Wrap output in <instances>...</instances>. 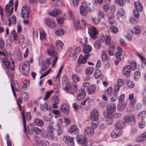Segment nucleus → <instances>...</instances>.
<instances>
[{
    "label": "nucleus",
    "instance_id": "3",
    "mask_svg": "<svg viewBox=\"0 0 146 146\" xmlns=\"http://www.w3.org/2000/svg\"><path fill=\"white\" fill-rule=\"evenodd\" d=\"M64 90L66 92H68L70 94H74L76 93L78 91V86L76 84L70 85V84L68 83L64 88Z\"/></svg>",
    "mask_w": 146,
    "mask_h": 146
},
{
    "label": "nucleus",
    "instance_id": "61",
    "mask_svg": "<svg viewBox=\"0 0 146 146\" xmlns=\"http://www.w3.org/2000/svg\"><path fill=\"white\" fill-rule=\"evenodd\" d=\"M79 21L77 20L74 24V27L77 29H80L81 28V26L80 25Z\"/></svg>",
    "mask_w": 146,
    "mask_h": 146
},
{
    "label": "nucleus",
    "instance_id": "55",
    "mask_svg": "<svg viewBox=\"0 0 146 146\" xmlns=\"http://www.w3.org/2000/svg\"><path fill=\"white\" fill-rule=\"evenodd\" d=\"M40 144L43 146H48L49 144L48 141L46 140H42Z\"/></svg>",
    "mask_w": 146,
    "mask_h": 146
},
{
    "label": "nucleus",
    "instance_id": "19",
    "mask_svg": "<svg viewBox=\"0 0 146 146\" xmlns=\"http://www.w3.org/2000/svg\"><path fill=\"white\" fill-rule=\"evenodd\" d=\"M68 131L70 133L75 132V135L77 136L79 134V130L75 125H73L70 126L68 129Z\"/></svg>",
    "mask_w": 146,
    "mask_h": 146
},
{
    "label": "nucleus",
    "instance_id": "60",
    "mask_svg": "<svg viewBox=\"0 0 146 146\" xmlns=\"http://www.w3.org/2000/svg\"><path fill=\"white\" fill-rule=\"evenodd\" d=\"M139 11L137 9L134 10L133 13L134 16L136 18H138L139 17Z\"/></svg>",
    "mask_w": 146,
    "mask_h": 146
},
{
    "label": "nucleus",
    "instance_id": "47",
    "mask_svg": "<svg viewBox=\"0 0 146 146\" xmlns=\"http://www.w3.org/2000/svg\"><path fill=\"white\" fill-rule=\"evenodd\" d=\"M124 81L121 79H119L117 80V84L120 87H122L124 84Z\"/></svg>",
    "mask_w": 146,
    "mask_h": 146
},
{
    "label": "nucleus",
    "instance_id": "44",
    "mask_svg": "<svg viewBox=\"0 0 146 146\" xmlns=\"http://www.w3.org/2000/svg\"><path fill=\"white\" fill-rule=\"evenodd\" d=\"M22 98L25 101H27L29 99V96L28 93L26 92H24L22 94Z\"/></svg>",
    "mask_w": 146,
    "mask_h": 146
},
{
    "label": "nucleus",
    "instance_id": "36",
    "mask_svg": "<svg viewBox=\"0 0 146 146\" xmlns=\"http://www.w3.org/2000/svg\"><path fill=\"white\" fill-rule=\"evenodd\" d=\"M131 69V67L130 65H127L123 68L122 71L125 73H130Z\"/></svg>",
    "mask_w": 146,
    "mask_h": 146
},
{
    "label": "nucleus",
    "instance_id": "2",
    "mask_svg": "<svg viewBox=\"0 0 146 146\" xmlns=\"http://www.w3.org/2000/svg\"><path fill=\"white\" fill-rule=\"evenodd\" d=\"M51 60L50 58H48L46 59L42 57H40L39 58L38 63L39 65L41 66L42 70H45L49 67L50 64Z\"/></svg>",
    "mask_w": 146,
    "mask_h": 146
},
{
    "label": "nucleus",
    "instance_id": "9",
    "mask_svg": "<svg viewBox=\"0 0 146 146\" xmlns=\"http://www.w3.org/2000/svg\"><path fill=\"white\" fill-rule=\"evenodd\" d=\"M21 13L22 17L24 18L28 17L29 16V10L25 5L22 7Z\"/></svg>",
    "mask_w": 146,
    "mask_h": 146
},
{
    "label": "nucleus",
    "instance_id": "14",
    "mask_svg": "<svg viewBox=\"0 0 146 146\" xmlns=\"http://www.w3.org/2000/svg\"><path fill=\"white\" fill-rule=\"evenodd\" d=\"M30 64L28 61H25L23 63L22 67V70L23 73H29V71Z\"/></svg>",
    "mask_w": 146,
    "mask_h": 146
},
{
    "label": "nucleus",
    "instance_id": "49",
    "mask_svg": "<svg viewBox=\"0 0 146 146\" xmlns=\"http://www.w3.org/2000/svg\"><path fill=\"white\" fill-rule=\"evenodd\" d=\"M55 33L57 35H63L64 34L63 30V29H58L55 31Z\"/></svg>",
    "mask_w": 146,
    "mask_h": 146
},
{
    "label": "nucleus",
    "instance_id": "12",
    "mask_svg": "<svg viewBox=\"0 0 146 146\" xmlns=\"http://www.w3.org/2000/svg\"><path fill=\"white\" fill-rule=\"evenodd\" d=\"M94 133V129L90 127H87L84 129L85 135L89 137H92Z\"/></svg>",
    "mask_w": 146,
    "mask_h": 146
},
{
    "label": "nucleus",
    "instance_id": "16",
    "mask_svg": "<svg viewBox=\"0 0 146 146\" xmlns=\"http://www.w3.org/2000/svg\"><path fill=\"white\" fill-rule=\"evenodd\" d=\"M47 51L48 54L50 56L54 57L58 55V54L57 52L54 49L53 46L52 45L49 48L47 49Z\"/></svg>",
    "mask_w": 146,
    "mask_h": 146
},
{
    "label": "nucleus",
    "instance_id": "38",
    "mask_svg": "<svg viewBox=\"0 0 146 146\" xmlns=\"http://www.w3.org/2000/svg\"><path fill=\"white\" fill-rule=\"evenodd\" d=\"M101 42L99 40L96 41L94 42V44L95 48L97 49H98L101 48Z\"/></svg>",
    "mask_w": 146,
    "mask_h": 146
},
{
    "label": "nucleus",
    "instance_id": "34",
    "mask_svg": "<svg viewBox=\"0 0 146 146\" xmlns=\"http://www.w3.org/2000/svg\"><path fill=\"white\" fill-rule=\"evenodd\" d=\"M134 5L136 9H137L140 11H141L143 10V6L139 2V1L136 2L134 3Z\"/></svg>",
    "mask_w": 146,
    "mask_h": 146
},
{
    "label": "nucleus",
    "instance_id": "26",
    "mask_svg": "<svg viewBox=\"0 0 146 146\" xmlns=\"http://www.w3.org/2000/svg\"><path fill=\"white\" fill-rule=\"evenodd\" d=\"M96 87L94 85H91L90 86L88 89L87 91L89 94H93L95 93Z\"/></svg>",
    "mask_w": 146,
    "mask_h": 146
},
{
    "label": "nucleus",
    "instance_id": "31",
    "mask_svg": "<svg viewBox=\"0 0 146 146\" xmlns=\"http://www.w3.org/2000/svg\"><path fill=\"white\" fill-rule=\"evenodd\" d=\"M40 107L41 110L43 111H45L49 110L48 105L46 102H44L43 104H40Z\"/></svg>",
    "mask_w": 146,
    "mask_h": 146
},
{
    "label": "nucleus",
    "instance_id": "32",
    "mask_svg": "<svg viewBox=\"0 0 146 146\" xmlns=\"http://www.w3.org/2000/svg\"><path fill=\"white\" fill-rule=\"evenodd\" d=\"M56 46L58 50H61L63 46V44L60 40H58L56 42Z\"/></svg>",
    "mask_w": 146,
    "mask_h": 146
},
{
    "label": "nucleus",
    "instance_id": "50",
    "mask_svg": "<svg viewBox=\"0 0 146 146\" xmlns=\"http://www.w3.org/2000/svg\"><path fill=\"white\" fill-rule=\"evenodd\" d=\"M102 61H105L108 60L107 56L104 51H103L102 52Z\"/></svg>",
    "mask_w": 146,
    "mask_h": 146
},
{
    "label": "nucleus",
    "instance_id": "42",
    "mask_svg": "<svg viewBox=\"0 0 146 146\" xmlns=\"http://www.w3.org/2000/svg\"><path fill=\"white\" fill-rule=\"evenodd\" d=\"M126 105V103H123L121 104H119L118 106V109L119 111H122L125 108Z\"/></svg>",
    "mask_w": 146,
    "mask_h": 146
},
{
    "label": "nucleus",
    "instance_id": "52",
    "mask_svg": "<svg viewBox=\"0 0 146 146\" xmlns=\"http://www.w3.org/2000/svg\"><path fill=\"white\" fill-rule=\"evenodd\" d=\"M11 37H13L14 38V40L15 41L17 40V35L16 31L14 30L11 32Z\"/></svg>",
    "mask_w": 146,
    "mask_h": 146
},
{
    "label": "nucleus",
    "instance_id": "18",
    "mask_svg": "<svg viewBox=\"0 0 146 146\" xmlns=\"http://www.w3.org/2000/svg\"><path fill=\"white\" fill-rule=\"evenodd\" d=\"M45 22L46 24L50 28H53L55 26V21L52 19H46L45 20Z\"/></svg>",
    "mask_w": 146,
    "mask_h": 146
},
{
    "label": "nucleus",
    "instance_id": "22",
    "mask_svg": "<svg viewBox=\"0 0 146 146\" xmlns=\"http://www.w3.org/2000/svg\"><path fill=\"white\" fill-rule=\"evenodd\" d=\"M126 14L125 11L123 9L118 8L116 11V16L118 19L119 17L124 16Z\"/></svg>",
    "mask_w": 146,
    "mask_h": 146
},
{
    "label": "nucleus",
    "instance_id": "39",
    "mask_svg": "<svg viewBox=\"0 0 146 146\" xmlns=\"http://www.w3.org/2000/svg\"><path fill=\"white\" fill-rule=\"evenodd\" d=\"M146 116V111H142L138 115V118L141 120L143 119Z\"/></svg>",
    "mask_w": 146,
    "mask_h": 146
},
{
    "label": "nucleus",
    "instance_id": "4",
    "mask_svg": "<svg viewBox=\"0 0 146 146\" xmlns=\"http://www.w3.org/2000/svg\"><path fill=\"white\" fill-rule=\"evenodd\" d=\"M3 61L5 67L9 69L10 68L12 71H13L14 69V62L12 58H11L9 62L8 59L6 58H3Z\"/></svg>",
    "mask_w": 146,
    "mask_h": 146
},
{
    "label": "nucleus",
    "instance_id": "64",
    "mask_svg": "<svg viewBox=\"0 0 146 146\" xmlns=\"http://www.w3.org/2000/svg\"><path fill=\"white\" fill-rule=\"evenodd\" d=\"M72 78L73 81L77 82L79 80V78L75 74H73L72 76Z\"/></svg>",
    "mask_w": 146,
    "mask_h": 146
},
{
    "label": "nucleus",
    "instance_id": "8",
    "mask_svg": "<svg viewBox=\"0 0 146 146\" xmlns=\"http://www.w3.org/2000/svg\"><path fill=\"white\" fill-rule=\"evenodd\" d=\"M88 32L90 36L93 39L97 38V32L96 29L94 27H92L88 29Z\"/></svg>",
    "mask_w": 146,
    "mask_h": 146
},
{
    "label": "nucleus",
    "instance_id": "13",
    "mask_svg": "<svg viewBox=\"0 0 146 146\" xmlns=\"http://www.w3.org/2000/svg\"><path fill=\"white\" fill-rule=\"evenodd\" d=\"M83 6H84L88 12L90 13H92L94 11V9L93 6L90 3H83Z\"/></svg>",
    "mask_w": 146,
    "mask_h": 146
},
{
    "label": "nucleus",
    "instance_id": "17",
    "mask_svg": "<svg viewBox=\"0 0 146 146\" xmlns=\"http://www.w3.org/2000/svg\"><path fill=\"white\" fill-rule=\"evenodd\" d=\"M60 111L64 114L67 115L69 113V107L66 104H63L60 108Z\"/></svg>",
    "mask_w": 146,
    "mask_h": 146
},
{
    "label": "nucleus",
    "instance_id": "41",
    "mask_svg": "<svg viewBox=\"0 0 146 146\" xmlns=\"http://www.w3.org/2000/svg\"><path fill=\"white\" fill-rule=\"evenodd\" d=\"M29 81L28 80H25L22 86H21V88L24 89L25 88H26L28 86H29Z\"/></svg>",
    "mask_w": 146,
    "mask_h": 146
},
{
    "label": "nucleus",
    "instance_id": "6",
    "mask_svg": "<svg viewBox=\"0 0 146 146\" xmlns=\"http://www.w3.org/2000/svg\"><path fill=\"white\" fill-rule=\"evenodd\" d=\"M124 121L127 123H131L132 125H135L136 121L135 117L131 115H127L123 117Z\"/></svg>",
    "mask_w": 146,
    "mask_h": 146
},
{
    "label": "nucleus",
    "instance_id": "56",
    "mask_svg": "<svg viewBox=\"0 0 146 146\" xmlns=\"http://www.w3.org/2000/svg\"><path fill=\"white\" fill-rule=\"evenodd\" d=\"M52 92V90H51L50 91L48 92H46V95L44 98V100H45L48 99L50 96Z\"/></svg>",
    "mask_w": 146,
    "mask_h": 146
},
{
    "label": "nucleus",
    "instance_id": "28",
    "mask_svg": "<svg viewBox=\"0 0 146 146\" xmlns=\"http://www.w3.org/2000/svg\"><path fill=\"white\" fill-rule=\"evenodd\" d=\"M92 50V48L90 45H87L84 46L83 50V52L85 54H88L90 55L89 53Z\"/></svg>",
    "mask_w": 146,
    "mask_h": 146
},
{
    "label": "nucleus",
    "instance_id": "62",
    "mask_svg": "<svg viewBox=\"0 0 146 146\" xmlns=\"http://www.w3.org/2000/svg\"><path fill=\"white\" fill-rule=\"evenodd\" d=\"M113 122V119L112 117H109L106 120V123L108 125H111Z\"/></svg>",
    "mask_w": 146,
    "mask_h": 146
},
{
    "label": "nucleus",
    "instance_id": "5",
    "mask_svg": "<svg viewBox=\"0 0 146 146\" xmlns=\"http://www.w3.org/2000/svg\"><path fill=\"white\" fill-rule=\"evenodd\" d=\"M81 50L80 48L79 47L73 46L70 49V55L71 56H74L73 59L75 60L77 57V54L79 53Z\"/></svg>",
    "mask_w": 146,
    "mask_h": 146
},
{
    "label": "nucleus",
    "instance_id": "20",
    "mask_svg": "<svg viewBox=\"0 0 146 146\" xmlns=\"http://www.w3.org/2000/svg\"><path fill=\"white\" fill-rule=\"evenodd\" d=\"M77 142L79 144H85L87 141L86 138L84 135H80L77 137Z\"/></svg>",
    "mask_w": 146,
    "mask_h": 146
},
{
    "label": "nucleus",
    "instance_id": "10",
    "mask_svg": "<svg viewBox=\"0 0 146 146\" xmlns=\"http://www.w3.org/2000/svg\"><path fill=\"white\" fill-rule=\"evenodd\" d=\"M78 92L79 93L77 95L76 98L78 100H80L83 99L85 96L86 92L83 88L80 89Z\"/></svg>",
    "mask_w": 146,
    "mask_h": 146
},
{
    "label": "nucleus",
    "instance_id": "24",
    "mask_svg": "<svg viewBox=\"0 0 146 146\" xmlns=\"http://www.w3.org/2000/svg\"><path fill=\"white\" fill-rule=\"evenodd\" d=\"M59 121L62 125L64 126H66L71 123V121L67 118H64L63 120L62 119H60Z\"/></svg>",
    "mask_w": 146,
    "mask_h": 146
},
{
    "label": "nucleus",
    "instance_id": "43",
    "mask_svg": "<svg viewBox=\"0 0 146 146\" xmlns=\"http://www.w3.org/2000/svg\"><path fill=\"white\" fill-rule=\"evenodd\" d=\"M40 39H45L46 38V34L43 30L40 31Z\"/></svg>",
    "mask_w": 146,
    "mask_h": 146
},
{
    "label": "nucleus",
    "instance_id": "33",
    "mask_svg": "<svg viewBox=\"0 0 146 146\" xmlns=\"http://www.w3.org/2000/svg\"><path fill=\"white\" fill-rule=\"evenodd\" d=\"M60 13L61 11L60 10L55 9L53 10L52 12L49 13V14L52 16L55 17Z\"/></svg>",
    "mask_w": 146,
    "mask_h": 146
},
{
    "label": "nucleus",
    "instance_id": "53",
    "mask_svg": "<svg viewBox=\"0 0 146 146\" xmlns=\"http://www.w3.org/2000/svg\"><path fill=\"white\" fill-rule=\"evenodd\" d=\"M93 141L92 140H89L86 141V143L82 146H91L93 144Z\"/></svg>",
    "mask_w": 146,
    "mask_h": 146
},
{
    "label": "nucleus",
    "instance_id": "11",
    "mask_svg": "<svg viewBox=\"0 0 146 146\" xmlns=\"http://www.w3.org/2000/svg\"><path fill=\"white\" fill-rule=\"evenodd\" d=\"M89 56V55L85 54L84 57L82 55H81L79 56L78 61V64H85L86 63V60Z\"/></svg>",
    "mask_w": 146,
    "mask_h": 146
},
{
    "label": "nucleus",
    "instance_id": "35",
    "mask_svg": "<svg viewBox=\"0 0 146 146\" xmlns=\"http://www.w3.org/2000/svg\"><path fill=\"white\" fill-rule=\"evenodd\" d=\"M25 38L23 35H20L18 37L19 44L22 46L24 43Z\"/></svg>",
    "mask_w": 146,
    "mask_h": 146
},
{
    "label": "nucleus",
    "instance_id": "63",
    "mask_svg": "<svg viewBox=\"0 0 146 146\" xmlns=\"http://www.w3.org/2000/svg\"><path fill=\"white\" fill-rule=\"evenodd\" d=\"M53 102H54V103H56V104H58L59 103V100L57 96H53Z\"/></svg>",
    "mask_w": 146,
    "mask_h": 146
},
{
    "label": "nucleus",
    "instance_id": "57",
    "mask_svg": "<svg viewBox=\"0 0 146 146\" xmlns=\"http://www.w3.org/2000/svg\"><path fill=\"white\" fill-rule=\"evenodd\" d=\"M40 135L43 138H46L48 136L46 132L44 131H42L40 132Z\"/></svg>",
    "mask_w": 146,
    "mask_h": 146
},
{
    "label": "nucleus",
    "instance_id": "37",
    "mask_svg": "<svg viewBox=\"0 0 146 146\" xmlns=\"http://www.w3.org/2000/svg\"><path fill=\"white\" fill-rule=\"evenodd\" d=\"M33 126L31 125H29L27 127V131L30 135H32L34 132V130Z\"/></svg>",
    "mask_w": 146,
    "mask_h": 146
},
{
    "label": "nucleus",
    "instance_id": "27",
    "mask_svg": "<svg viewBox=\"0 0 146 146\" xmlns=\"http://www.w3.org/2000/svg\"><path fill=\"white\" fill-rule=\"evenodd\" d=\"M125 33H126L127 34L125 35V37L129 40H131L132 36L133 34V31L129 30L125 32Z\"/></svg>",
    "mask_w": 146,
    "mask_h": 146
},
{
    "label": "nucleus",
    "instance_id": "45",
    "mask_svg": "<svg viewBox=\"0 0 146 146\" xmlns=\"http://www.w3.org/2000/svg\"><path fill=\"white\" fill-rule=\"evenodd\" d=\"M70 137H71L69 136H65L63 137V141L64 144L66 145L68 144V142H69V141Z\"/></svg>",
    "mask_w": 146,
    "mask_h": 146
},
{
    "label": "nucleus",
    "instance_id": "58",
    "mask_svg": "<svg viewBox=\"0 0 146 146\" xmlns=\"http://www.w3.org/2000/svg\"><path fill=\"white\" fill-rule=\"evenodd\" d=\"M62 81L63 82V83L64 84V82H66V85L68 83L69 84L68 82V78L67 76L65 75H64L62 77Z\"/></svg>",
    "mask_w": 146,
    "mask_h": 146
},
{
    "label": "nucleus",
    "instance_id": "51",
    "mask_svg": "<svg viewBox=\"0 0 146 146\" xmlns=\"http://www.w3.org/2000/svg\"><path fill=\"white\" fill-rule=\"evenodd\" d=\"M110 30L111 32L114 33H117L118 31L117 28L113 26H111L110 28Z\"/></svg>",
    "mask_w": 146,
    "mask_h": 146
},
{
    "label": "nucleus",
    "instance_id": "40",
    "mask_svg": "<svg viewBox=\"0 0 146 146\" xmlns=\"http://www.w3.org/2000/svg\"><path fill=\"white\" fill-rule=\"evenodd\" d=\"M22 114L23 123L24 131L25 132H26V122L25 120V113L24 111H22Z\"/></svg>",
    "mask_w": 146,
    "mask_h": 146
},
{
    "label": "nucleus",
    "instance_id": "25",
    "mask_svg": "<svg viewBox=\"0 0 146 146\" xmlns=\"http://www.w3.org/2000/svg\"><path fill=\"white\" fill-rule=\"evenodd\" d=\"M80 11L82 15L84 16V17H86L87 16L88 11L86 9L84 6H83V3L80 7Z\"/></svg>",
    "mask_w": 146,
    "mask_h": 146
},
{
    "label": "nucleus",
    "instance_id": "1",
    "mask_svg": "<svg viewBox=\"0 0 146 146\" xmlns=\"http://www.w3.org/2000/svg\"><path fill=\"white\" fill-rule=\"evenodd\" d=\"M54 131H56L58 136L61 135L62 132V129L58 123L52 122L50 123L47 129L48 132L51 134Z\"/></svg>",
    "mask_w": 146,
    "mask_h": 146
},
{
    "label": "nucleus",
    "instance_id": "7",
    "mask_svg": "<svg viewBox=\"0 0 146 146\" xmlns=\"http://www.w3.org/2000/svg\"><path fill=\"white\" fill-rule=\"evenodd\" d=\"M99 115V113L97 110H93L90 113V119L92 121H96L98 119Z\"/></svg>",
    "mask_w": 146,
    "mask_h": 146
},
{
    "label": "nucleus",
    "instance_id": "15",
    "mask_svg": "<svg viewBox=\"0 0 146 146\" xmlns=\"http://www.w3.org/2000/svg\"><path fill=\"white\" fill-rule=\"evenodd\" d=\"M122 132L120 130H118L115 129L111 132V136L113 138H117L121 135Z\"/></svg>",
    "mask_w": 146,
    "mask_h": 146
},
{
    "label": "nucleus",
    "instance_id": "23",
    "mask_svg": "<svg viewBox=\"0 0 146 146\" xmlns=\"http://www.w3.org/2000/svg\"><path fill=\"white\" fill-rule=\"evenodd\" d=\"M115 106L113 104H109L107 107V111L109 113H112L113 111H114L115 110Z\"/></svg>",
    "mask_w": 146,
    "mask_h": 146
},
{
    "label": "nucleus",
    "instance_id": "21",
    "mask_svg": "<svg viewBox=\"0 0 146 146\" xmlns=\"http://www.w3.org/2000/svg\"><path fill=\"white\" fill-rule=\"evenodd\" d=\"M125 123L122 121H118L115 124L116 129L119 130L122 129L125 126Z\"/></svg>",
    "mask_w": 146,
    "mask_h": 146
},
{
    "label": "nucleus",
    "instance_id": "46",
    "mask_svg": "<svg viewBox=\"0 0 146 146\" xmlns=\"http://www.w3.org/2000/svg\"><path fill=\"white\" fill-rule=\"evenodd\" d=\"M17 102L19 110L20 111H22V106L20 104H21L22 102V99L20 98H19L17 100Z\"/></svg>",
    "mask_w": 146,
    "mask_h": 146
},
{
    "label": "nucleus",
    "instance_id": "54",
    "mask_svg": "<svg viewBox=\"0 0 146 146\" xmlns=\"http://www.w3.org/2000/svg\"><path fill=\"white\" fill-rule=\"evenodd\" d=\"M131 70H135L136 68L137 67V65L136 62L134 61H132L131 63Z\"/></svg>",
    "mask_w": 146,
    "mask_h": 146
},
{
    "label": "nucleus",
    "instance_id": "48",
    "mask_svg": "<svg viewBox=\"0 0 146 146\" xmlns=\"http://www.w3.org/2000/svg\"><path fill=\"white\" fill-rule=\"evenodd\" d=\"M113 91V89L112 87H110L107 89L105 91V93L106 94L108 95L109 96H110L112 94V93Z\"/></svg>",
    "mask_w": 146,
    "mask_h": 146
},
{
    "label": "nucleus",
    "instance_id": "59",
    "mask_svg": "<svg viewBox=\"0 0 146 146\" xmlns=\"http://www.w3.org/2000/svg\"><path fill=\"white\" fill-rule=\"evenodd\" d=\"M127 84L128 86L130 88H133L134 86V83L133 82L130 81H127Z\"/></svg>",
    "mask_w": 146,
    "mask_h": 146
},
{
    "label": "nucleus",
    "instance_id": "29",
    "mask_svg": "<svg viewBox=\"0 0 146 146\" xmlns=\"http://www.w3.org/2000/svg\"><path fill=\"white\" fill-rule=\"evenodd\" d=\"M34 122L36 125L42 127L43 126L44 123L43 121L38 118H35L34 120Z\"/></svg>",
    "mask_w": 146,
    "mask_h": 146
},
{
    "label": "nucleus",
    "instance_id": "30",
    "mask_svg": "<svg viewBox=\"0 0 146 146\" xmlns=\"http://www.w3.org/2000/svg\"><path fill=\"white\" fill-rule=\"evenodd\" d=\"M146 139V132H144L141 135L138 136L136 140L137 142H141Z\"/></svg>",
    "mask_w": 146,
    "mask_h": 146
}]
</instances>
